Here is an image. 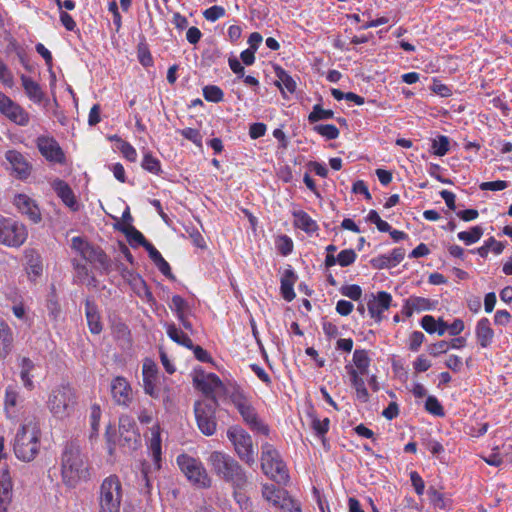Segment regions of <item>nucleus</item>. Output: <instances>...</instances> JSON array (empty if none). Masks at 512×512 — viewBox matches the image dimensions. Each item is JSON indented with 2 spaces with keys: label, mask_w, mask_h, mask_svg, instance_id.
Wrapping results in <instances>:
<instances>
[{
  "label": "nucleus",
  "mask_w": 512,
  "mask_h": 512,
  "mask_svg": "<svg viewBox=\"0 0 512 512\" xmlns=\"http://www.w3.org/2000/svg\"><path fill=\"white\" fill-rule=\"evenodd\" d=\"M214 474L233 489V496L239 501L242 491L250 485L248 475L242 465L231 455L222 451H213L207 458Z\"/></svg>",
  "instance_id": "obj_1"
},
{
  "label": "nucleus",
  "mask_w": 512,
  "mask_h": 512,
  "mask_svg": "<svg viewBox=\"0 0 512 512\" xmlns=\"http://www.w3.org/2000/svg\"><path fill=\"white\" fill-rule=\"evenodd\" d=\"M60 460L62 481L67 487L74 488L87 476L86 457L77 442H66Z\"/></svg>",
  "instance_id": "obj_2"
},
{
  "label": "nucleus",
  "mask_w": 512,
  "mask_h": 512,
  "mask_svg": "<svg viewBox=\"0 0 512 512\" xmlns=\"http://www.w3.org/2000/svg\"><path fill=\"white\" fill-rule=\"evenodd\" d=\"M78 405L76 389L68 383L54 386L48 393L46 407L52 416L58 420L71 417Z\"/></svg>",
  "instance_id": "obj_3"
},
{
  "label": "nucleus",
  "mask_w": 512,
  "mask_h": 512,
  "mask_svg": "<svg viewBox=\"0 0 512 512\" xmlns=\"http://www.w3.org/2000/svg\"><path fill=\"white\" fill-rule=\"evenodd\" d=\"M40 436L41 431L37 423L30 421L21 425L13 442L15 456L24 462L34 460L39 453Z\"/></svg>",
  "instance_id": "obj_4"
},
{
  "label": "nucleus",
  "mask_w": 512,
  "mask_h": 512,
  "mask_svg": "<svg viewBox=\"0 0 512 512\" xmlns=\"http://www.w3.org/2000/svg\"><path fill=\"white\" fill-rule=\"evenodd\" d=\"M122 484L116 475L106 477L99 488L98 512H120Z\"/></svg>",
  "instance_id": "obj_5"
},
{
  "label": "nucleus",
  "mask_w": 512,
  "mask_h": 512,
  "mask_svg": "<svg viewBox=\"0 0 512 512\" xmlns=\"http://www.w3.org/2000/svg\"><path fill=\"white\" fill-rule=\"evenodd\" d=\"M176 462L181 472L186 476L191 484L202 489L211 487L212 479L199 459L187 454H180L177 457Z\"/></svg>",
  "instance_id": "obj_6"
},
{
  "label": "nucleus",
  "mask_w": 512,
  "mask_h": 512,
  "mask_svg": "<svg viewBox=\"0 0 512 512\" xmlns=\"http://www.w3.org/2000/svg\"><path fill=\"white\" fill-rule=\"evenodd\" d=\"M261 468L265 475L279 483L286 482L289 478L279 452L269 443L261 446Z\"/></svg>",
  "instance_id": "obj_7"
},
{
  "label": "nucleus",
  "mask_w": 512,
  "mask_h": 512,
  "mask_svg": "<svg viewBox=\"0 0 512 512\" xmlns=\"http://www.w3.org/2000/svg\"><path fill=\"white\" fill-rule=\"evenodd\" d=\"M227 437L233 444L239 459L248 466L254 465L255 452L251 436L243 428L231 426L227 430Z\"/></svg>",
  "instance_id": "obj_8"
},
{
  "label": "nucleus",
  "mask_w": 512,
  "mask_h": 512,
  "mask_svg": "<svg viewBox=\"0 0 512 512\" xmlns=\"http://www.w3.org/2000/svg\"><path fill=\"white\" fill-rule=\"evenodd\" d=\"M28 237V231L23 223L0 215V244L18 248Z\"/></svg>",
  "instance_id": "obj_9"
},
{
  "label": "nucleus",
  "mask_w": 512,
  "mask_h": 512,
  "mask_svg": "<svg viewBox=\"0 0 512 512\" xmlns=\"http://www.w3.org/2000/svg\"><path fill=\"white\" fill-rule=\"evenodd\" d=\"M217 406L218 401L215 397L206 398L194 404L198 427L207 436L213 435L216 431L215 412Z\"/></svg>",
  "instance_id": "obj_10"
},
{
  "label": "nucleus",
  "mask_w": 512,
  "mask_h": 512,
  "mask_svg": "<svg viewBox=\"0 0 512 512\" xmlns=\"http://www.w3.org/2000/svg\"><path fill=\"white\" fill-rule=\"evenodd\" d=\"M143 376V389L144 392L153 399L162 397L161 390L158 388L157 383L159 379L157 365L150 359H146L143 363L142 369ZM170 401L169 395L163 396V402L166 404Z\"/></svg>",
  "instance_id": "obj_11"
},
{
  "label": "nucleus",
  "mask_w": 512,
  "mask_h": 512,
  "mask_svg": "<svg viewBox=\"0 0 512 512\" xmlns=\"http://www.w3.org/2000/svg\"><path fill=\"white\" fill-rule=\"evenodd\" d=\"M36 146L41 155L51 163L64 164L66 156L59 143L51 136L41 135L36 139Z\"/></svg>",
  "instance_id": "obj_12"
},
{
  "label": "nucleus",
  "mask_w": 512,
  "mask_h": 512,
  "mask_svg": "<svg viewBox=\"0 0 512 512\" xmlns=\"http://www.w3.org/2000/svg\"><path fill=\"white\" fill-rule=\"evenodd\" d=\"M193 384L195 388L200 390L204 395L207 396V398L213 397V392L223 387L222 381L216 374H207L201 369L194 370Z\"/></svg>",
  "instance_id": "obj_13"
},
{
  "label": "nucleus",
  "mask_w": 512,
  "mask_h": 512,
  "mask_svg": "<svg viewBox=\"0 0 512 512\" xmlns=\"http://www.w3.org/2000/svg\"><path fill=\"white\" fill-rule=\"evenodd\" d=\"M110 392L114 402L119 406L128 407L133 400L131 385L125 377H114L110 384Z\"/></svg>",
  "instance_id": "obj_14"
},
{
  "label": "nucleus",
  "mask_w": 512,
  "mask_h": 512,
  "mask_svg": "<svg viewBox=\"0 0 512 512\" xmlns=\"http://www.w3.org/2000/svg\"><path fill=\"white\" fill-rule=\"evenodd\" d=\"M5 159L11 165L13 172L18 179H27L32 171V165L26 157L17 150H8L5 153Z\"/></svg>",
  "instance_id": "obj_15"
},
{
  "label": "nucleus",
  "mask_w": 512,
  "mask_h": 512,
  "mask_svg": "<svg viewBox=\"0 0 512 512\" xmlns=\"http://www.w3.org/2000/svg\"><path fill=\"white\" fill-rule=\"evenodd\" d=\"M371 299L367 303L368 312L376 322L382 321V314L388 310L392 303V296L386 291H380L377 295H371Z\"/></svg>",
  "instance_id": "obj_16"
},
{
  "label": "nucleus",
  "mask_w": 512,
  "mask_h": 512,
  "mask_svg": "<svg viewBox=\"0 0 512 512\" xmlns=\"http://www.w3.org/2000/svg\"><path fill=\"white\" fill-rule=\"evenodd\" d=\"M14 205L18 211L26 215L33 223H39L42 219L41 212L36 202L26 194H17L14 197Z\"/></svg>",
  "instance_id": "obj_17"
},
{
  "label": "nucleus",
  "mask_w": 512,
  "mask_h": 512,
  "mask_svg": "<svg viewBox=\"0 0 512 512\" xmlns=\"http://www.w3.org/2000/svg\"><path fill=\"white\" fill-rule=\"evenodd\" d=\"M13 498V481L7 466L0 469V512H7Z\"/></svg>",
  "instance_id": "obj_18"
},
{
  "label": "nucleus",
  "mask_w": 512,
  "mask_h": 512,
  "mask_svg": "<svg viewBox=\"0 0 512 512\" xmlns=\"http://www.w3.org/2000/svg\"><path fill=\"white\" fill-rule=\"evenodd\" d=\"M82 257L91 263L97 264L105 272L111 270V260L100 247L89 244L85 247Z\"/></svg>",
  "instance_id": "obj_19"
},
{
  "label": "nucleus",
  "mask_w": 512,
  "mask_h": 512,
  "mask_svg": "<svg viewBox=\"0 0 512 512\" xmlns=\"http://www.w3.org/2000/svg\"><path fill=\"white\" fill-rule=\"evenodd\" d=\"M244 422L250 427L251 430L261 433L263 435L269 434V428L258 417V414L252 404H248L245 408L238 410Z\"/></svg>",
  "instance_id": "obj_20"
},
{
  "label": "nucleus",
  "mask_w": 512,
  "mask_h": 512,
  "mask_svg": "<svg viewBox=\"0 0 512 512\" xmlns=\"http://www.w3.org/2000/svg\"><path fill=\"white\" fill-rule=\"evenodd\" d=\"M21 399L15 386L9 385L5 390L4 408L9 419H16L20 411Z\"/></svg>",
  "instance_id": "obj_21"
},
{
  "label": "nucleus",
  "mask_w": 512,
  "mask_h": 512,
  "mask_svg": "<svg viewBox=\"0 0 512 512\" xmlns=\"http://www.w3.org/2000/svg\"><path fill=\"white\" fill-rule=\"evenodd\" d=\"M85 315L90 332L93 334L101 333L103 326L98 307L96 303L89 298L85 300Z\"/></svg>",
  "instance_id": "obj_22"
},
{
  "label": "nucleus",
  "mask_w": 512,
  "mask_h": 512,
  "mask_svg": "<svg viewBox=\"0 0 512 512\" xmlns=\"http://www.w3.org/2000/svg\"><path fill=\"white\" fill-rule=\"evenodd\" d=\"M477 343L481 348H487L491 345L494 338V331L488 318H481L475 327Z\"/></svg>",
  "instance_id": "obj_23"
},
{
  "label": "nucleus",
  "mask_w": 512,
  "mask_h": 512,
  "mask_svg": "<svg viewBox=\"0 0 512 512\" xmlns=\"http://www.w3.org/2000/svg\"><path fill=\"white\" fill-rule=\"evenodd\" d=\"M2 115L20 126H26L30 121L29 113L21 105L13 100Z\"/></svg>",
  "instance_id": "obj_24"
},
{
  "label": "nucleus",
  "mask_w": 512,
  "mask_h": 512,
  "mask_svg": "<svg viewBox=\"0 0 512 512\" xmlns=\"http://www.w3.org/2000/svg\"><path fill=\"white\" fill-rule=\"evenodd\" d=\"M20 79L27 97L34 103H41L45 98V93L43 92L41 86L32 78L24 74L20 76Z\"/></svg>",
  "instance_id": "obj_25"
},
{
  "label": "nucleus",
  "mask_w": 512,
  "mask_h": 512,
  "mask_svg": "<svg viewBox=\"0 0 512 512\" xmlns=\"http://www.w3.org/2000/svg\"><path fill=\"white\" fill-rule=\"evenodd\" d=\"M53 189L63 203L72 210L77 209V201L70 186L63 180L57 179L53 182Z\"/></svg>",
  "instance_id": "obj_26"
},
{
  "label": "nucleus",
  "mask_w": 512,
  "mask_h": 512,
  "mask_svg": "<svg viewBox=\"0 0 512 512\" xmlns=\"http://www.w3.org/2000/svg\"><path fill=\"white\" fill-rule=\"evenodd\" d=\"M345 368L350 376L351 385L356 390L357 398L362 402H367L369 400V393L365 387L363 375H360L351 365H347Z\"/></svg>",
  "instance_id": "obj_27"
},
{
  "label": "nucleus",
  "mask_w": 512,
  "mask_h": 512,
  "mask_svg": "<svg viewBox=\"0 0 512 512\" xmlns=\"http://www.w3.org/2000/svg\"><path fill=\"white\" fill-rule=\"evenodd\" d=\"M297 280V275L291 269L285 270L281 277L280 291L282 297L287 301L291 302L295 298L294 284Z\"/></svg>",
  "instance_id": "obj_28"
},
{
  "label": "nucleus",
  "mask_w": 512,
  "mask_h": 512,
  "mask_svg": "<svg viewBox=\"0 0 512 512\" xmlns=\"http://www.w3.org/2000/svg\"><path fill=\"white\" fill-rule=\"evenodd\" d=\"M26 271L29 275L38 277L42 274L43 265L40 254L34 249H26L24 253Z\"/></svg>",
  "instance_id": "obj_29"
},
{
  "label": "nucleus",
  "mask_w": 512,
  "mask_h": 512,
  "mask_svg": "<svg viewBox=\"0 0 512 512\" xmlns=\"http://www.w3.org/2000/svg\"><path fill=\"white\" fill-rule=\"evenodd\" d=\"M13 333L9 325L0 318V358H5L11 351Z\"/></svg>",
  "instance_id": "obj_30"
},
{
  "label": "nucleus",
  "mask_w": 512,
  "mask_h": 512,
  "mask_svg": "<svg viewBox=\"0 0 512 512\" xmlns=\"http://www.w3.org/2000/svg\"><path fill=\"white\" fill-rule=\"evenodd\" d=\"M293 216L295 226L305 232L313 233L318 229L316 221H314L305 211H294Z\"/></svg>",
  "instance_id": "obj_31"
},
{
  "label": "nucleus",
  "mask_w": 512,
  "mask_h": 512,
  "mask_svg": "<svg viewBox=\"0 0 512 512\" xmlns=\"http://www.w3.org/2000/svg\"><path fill=\"white\" fill-rule=\"evenodd\" d=\"M35 368L33 361L27 357H23L20 361V378L23 382L24 387L31 391L34 389L33 376L31 371Z\"/></svg>",
  "instance_id": "obj_32"
},
{
  "label": "nucleus",
  "mask_w": 512,
  "mask_h": 512,
  "mask_svg": "<svg viewBox=\"0 0 512 512\" xmlns=\"http://www.w3.org/2000/svg\"><path fill=\"white\" fill-rule=\"evenodd\" d=\"M117 229L120 230L128 239L131 245L137 244L142 247H145V245L149 242L146 240L144 235L138 231L133 225H118Z\"/></svg>",
  "instance_id": "obj_33"
},
{
  "label": "nucleus",
  "mask_w": 512,
  "mask_h": 512,
  "mask_svg": "<svg viewBox=\"0 0 512 512\" xmlns=\"http://www.w3.org/2000/svg\"><path fill=\"white\" fill-rule=\"evenodd\" d=\"M167 335L179 345L186 348L193 347V342L190 337L184 333L181 329L177 328L175 324L167 325Z\"/></svg>",
  "instance_id": "obj_34"
},
{
  "label": "nucleus",
  "mask_w": 512,
  "mask_h": 512,
  "mask_svg": "<svg viewBox=\"0 0 512 512\" xmlns=\"http://www.w3.org/2000/svg\"><path fill=\"white\" fill-rule=\"evenodd\" d=\"M370 358L366 350L356 349L353 353V362L360 375H367L370 366Z\"/></svg>",
  "instance_id": "obj_35"
},
{
  "label": "nucleus",
  "mask_w": 512,
  "mask_h": 512,
  "mask_svg": "<svg viewBox=\"0 0 512 512\" xmlns=\"http://www.w3.org/2000/svg\"><path fill=\"white\" fill-rule=\"evenodd\" d=\"M276 75L278 77V86L283 93L285 90L291 94L295 92L297 87L296 81L284 69L278 68Z\"/></svg>",
  "instance_id": "obj_36"
},
{
  "label": "nucleus",
  "mask_w": 512,
  "mask_h": 512,
  "mask_svg": "<svg viewBox=\"0 0 512 512\" xmlns=\"http://www.w3.org/2000/svg\"><path fill=\"white\" fill-rule=\"evenodd\" d=\"M286 494L287 493L285 491L277 489L273 484H265L262 488L263 497L275 506L280 503L283 496Z\"/></svg>",
  "instance_id": "obj_37"
},
{
  "label": "nucleus",
  "mask_w": 512,
  "mask_h": 512,
  "mask_svg": "<svg viewBox=\"0 0 512 512\" xmlns=\"http://www.w3.org/2000/svg\"><path fill=\"white\" fill-rule=\"evenodd\" d=\"M483 233L484 230L481 226H474L469 231L459 232L457 237L459 240L463 241L465 245H472L480 240Z\"/></svg>",
  "instance_id": "obj_38"
},
{
  "label": "nucleus",
  "mask_w": 512,
  "mask_h": 512,
  "mask_svg": "<svg viewBox=\"0 0 512 512\" xmlns=\"http://www.w3.org/2000/svg\"><path fill=\"white\" fill-rule=\"evenodd\" d=\"M149 450L151 452L154 464L160 468L161 462V438L158 432H153L150 439Z\"/></svg>",
  "instance_id": "obj_39"
},
{
  "label": "nucleus",
  "mask_w": 512,
  "mask_h": 512,
  "mask_svg": "<svg viewBox=\"0 0 512 512\" xmlns=\"http://www.w3.org/2000/svg\"><path fill=\"white\" fill-rule=\"evenodd\" d=\"M137 58L142 66L146 68L153 66V57L145 41L140 42L137 46Z\"/></svg>",
  "instance_id": "obj_40"
},
{
  "label": "nucleus",
  "mask_w": 512,
  "mask_h": 512,
  "mask_svg": "<svg viewBox=\"0 0 512 512\" xmlns=\"http://www.w3.org/2000/svg\"><path fill=\"white\" fill-rule=\"evenodd\" d=\"M334 117V112L332 110H326L321 107V105L316 104L313 106L311 113L308 116V121L310 123H316L321 120H328Z\"/></svg>",
  "instance_id": "obj_41"
},
{
  "label": "nucleus",
  "mask_w": 512,
  "mask_h": 512,
  "mask_svg": "<svg viewBox=\"0 0 512 512\" xmlns=\"http://www.w3.org/2000/svg\"><path fill=\"white\" fill-rule=\"evenodd\" d=\"M449 145V138L444 135H439L432 142L433 154L439 157L446 155L449 151Z\"/></svg>",
  "instance_id": "obj_42"
},
{
  "label": "nucleus",
  "mask_w": 512,
  "mask_h": 512,
  "mask_svg": "<svg viewBox=\"0 0 512 512\" xmlns=\"http://www.w3.org/2000/svg\"><path fill=\"white\" fill-rule=\"evenodd\" d=\"M203 96L209 102L219 103L223 100L224 93L216 85H207L203 88Z\"/></svg>",
  "instance_id": "obj_43"
},
{
  "label": "nucleus",
  "mask_w": 512,
  "mask_h": 512,
  "mask_svg": "<svg viewBox=\"0 0 512 512\" xmlns=\"http://www.w3.org/2000/svg\"><path fill=\"white\" fill-rule=\"evenodd\" d=\"M314 131L325 137L327 140H334L339 136V130L332 124H320L314 127Z\"/></svg>",
  "instance_id": "obj_44"
},
{
  "label": "nucleus",
  "mask_w": 512,
  "mask_h": 512,
  "mask_svg": "<svg viewBox=\"0 0 512 512\" xmlns=\"http://www.w3.org/2000/svg\"><path fill=\"white\" fill-rule=\"evenodd\" d=\"M231 402L240 410L241 408H245L248 404H251L249 398L245 395V393L239 389L234 388L233 391L229 395Z\"/></svg>",
  "instance_id": "obj_45"
},
{
  "label": "nucleus",
  "mask_w": 512,
  "mask_h": 512,
  "mask_svg": "<svg viewBox=\"0 0 512 512\" xmlns=\"http://www.w3.org/2000/svg\"><path fill=\"white\" fill-rule=\"evenodd\" d=\"M425 410L434 416L445 415L443 406L435 396H428L425 402Z\"/></svg>",
  "instance_id": "obj_46"
},
{
  "label": "nucleus",
  "mask_w": 512,
  "mask_h": 512,
  "mask_svg": "<svg viewBox=\"0 0 512 512\" xmlns=\"http://www.w3.org/2000/svg\"><path fill=\"white\" fill-rule=\"evenodd\" d=\"M142 168L153 174H158L161 170L160 161L153 157L151 153H146L141 164Z\"/></svg>",
  "instance_id": "obj_47"
},
{
  "label": "nucleus",
  "mask_w": 512,
  "mask_h": 512,
  "mask_svg": "<svg viewBox=\"0 0 512 512\" xmlns=\"http://www.w3.org/2000/svg\"><path fill=\"white\" fill-rule=\"evenodd\" d=\"M428 495L430 498L431 503L439 508V509H446L448 507V499L444 496L443 493L439 492L435 488H430L428 490Z\"/></svg>",
  "instance_id": "obj_48"
},
{
  "label": "nucleus",
  "mask_w": 512,
  "mask_h": 512,
  "mask_svg": "<svg viewBox=\"0 0 512 512\" xmlns=\"http://www.w3.org/2000/svg\"><path fill=\"white\" fill-rule=\"evenodd\" d=\"M277 506L281 508L282 512H301L300 503L287 494L283 496Z\"/></svg>",
  "instance_id": "obj_49"
},
{
  "label": "nucleus",
  "mask_w": 512,
  "mask_h": 512,
  "mask_svg": "<svg viewBox=\"0 0 512 512\" xmlns=\"http://www.w3.org/2000/svg\"><path fill=\"white\" fill-rule=\"evenodd\" d=\"M367 221L370 223H373L377 226V229L380 232H387L390 231L391 225L387 223L386 221L382 220L379 216L378 212L375 210H370L367 215Z\"/></svg>",
  "instance_id": "obj_50"
},
{
  "label": "nucleus",
  "mask_w": 512,
  "mask_h": 512,
  "mask_svg": "<svg viewBox=\"0 0 512 512\" xmlns=\"http://www.w3.org/2000/svg\"><path fill=\"white\" fill-rule=\"evenodd\" d=\"M329 425L330 420L328 418H324L323 420H320L316 417L312 418L311 428L319 437H323L328 432Z\"/></svg>",
  "instance_id": "obj_51"
},
{
  "label": "nucleus",
  "mask_w": 512,
  "mask_h": 512,
  "mask_svg": "<svg viewBox=\"0 0 512 512\" xmlns=\"http://www.w3.org/2000/svg\"><path fill=\"white\" fill-rule=\"evenodd\" d=\"M179 133L187 140L193 142L196 146L202 147V135L199 130L194 128H184Z\"/></svg>",
  "instance_id": "obj_52"
},
{
  "label": "nucleus",
  "mask_w": 512,
  "mask_h": 512,
  "mask_svg": "<svg viewBox=\"0 0 512 512\" xmlns=\"http://www.w3.org/2000/svg\"><path fill=\"white\" fill-rule=\"evenodd\" d=\"M357 254L353 249H344L337 255L338 264L347 267L355 262Z\"/></svg>",
  "instance_id": "obj_53"
},
{
  "label": "nucleus",
  "mask_w": 512,
  "mask_h": 512,
  "mask_svg": "<svg viewBox=\"0 0 512 512\" xmlns=\"http://www.w3.org/2000/svg\"><path fill=\"white\" fill-rule=\"evenodd\" d=\"M340 292L343 296H346L354 301L359 300L362 296V289L359 285L356 284L344 285L341 287Z\"/></svg>",
  "instance_id": "obj_54"
},
{
  "label": "nucleus",
  "mask_w": 512,
  "mask_h": 512,
  "mask_svg": "<svg viewBox=\"0 0 512 512\" xmlns=\"http://www.w3.org/2000/svg\"><path fill=\"white\" fill-rule=\"evenodd\" d=\"M0 82L9 88L14 86V77L8 66L0 58Z\"/></svg>",
  "instance_id": "obj_55"
},
{
  "label": "nucleus",
  "mask_w": 512,
  "mask_h": 512,
  "mask_svg": "<svg viewBox=\"0 0 512 512\" xmlns=\"http://www.w3.org/2000/svg\"><path fill=\"white\" fill-rule=\"evenodd\" d=\"M409 301V305H411L412 309L416 312L426 311L431 309L430 300L423 297H410L407 299Z\"/></svg>",
  "instance_id": "obj_56"
},
{
  "label": "nucleus",
  "mask_w": 512,
  "mask_h": 512,
  "mask_svg": "<svg viewBox=\"0 0 512 512\" xmlns=\"http://www.w3.org/2000/svg\"><path fill=\"white\" fill-rule=\"evenodd\" d=\"M134 285H135V288H137L136 292L140 297L146 299L148 302H151L154 300L152 292L148 288L146 282L141 277H139L138 279L135 280Z\"/></svg>",
  "instance_id": "obj_57"
},
{
  "label": "nucleus",
  "mask_w": 512,
  "mask_h": 512,
  "mask_svg": "<svg viewBox=\"0 0 512 512\" xmlns=\"http://www.w3.org/2000/svg\"><path fill=\"white\" fill-rule=\"evenodd\" d=\"M277 249L281 255H289L293 250L292 240L286 235L280 236L277 242Z\"/></svg>",
  "instance_id": "obj_58"
},
{
  "label": "nucleus",
  "mask_w": 512,
  "mask_h": 512,
  "mask_svg": "<svg viewBox=\"0 0 512 512\" xmlns=\"http://www.w3.org/2000/svg\"><path fill=\"white\" fill-rule=\"evenodd\" d=\"M225 15V9L222 6H212L203 12V16L206 20L215 22L219 18Z\"/></svg>",
  "instance_id": "obj_59"
},
{
  "label": "nucleus",
  "mask_w": 512,
  "mask_h": 512,
  "mask_svg": "<svg viewBox=\"0 0 512 512\" xmlns=\"http://www.w3.org/2000/svg\"><path fill=\"white\" fill-rule=\"evenodd\" d=\"M425 340V335L421 331H414L409 337V350L417 352Z\"/></svg>",
  "instance_id": "obj_60"
},
{
  "label": "nucleus",
  "mask_w": 512,
  "mask_h": 512,
  "mask_svg": "<svg viewBox=\"0 0 512 512\" xmlns=\"http://www.w3.org/2000/svg\"><path fill=\"white\" fill-rule=\"evenodd\" d=\"M448 350L449 345L447 344L446 340L438 341L434 344L429 345L427 348L428 353L433 357H437L443 353H446Z\"/></svg>",
  "instance_id": "obj_61"
},
{
  "label": "nucleus",
  "mask_w": 512,
  "mask_h": 512,
  "mask_svg": "<svg viewBox=\"0 0 512 512\" xmlns=\"http://www.w3.org/2000/svg\"><path fill=\"white\" fill-rule=\"evenodd\" d=\"M170 308L175 310L177 317L183 316L187 308V302L180 295H174L171 299Z\"/></svg>",
  "instance_id": "obj_62"
},
{
  "label": "nucleus",
  "mask_w": 512,
  "mask_h": 512,
  "mask_svg": "<svg viewBox=\"0 0 512 512\" xmlns=\"http://www.w3.org/2000/svg\"><path fill=\"white\" fill-rule=\"evenodd\" d=\"M479 187L483 191H501L508 187V182L503 180L483 182Z\"/></svg>",
  "instance_id": "obj_63"
},
{
  "label": "nucleus",
  "mask_w": 512,
  "mask_h": 512,
  "mask_svg": "<svg viewBox=\"0 0 512 512\" xmlns=\"http://www.w3.org/2000/svg\"><path fill=\"white\" fill-rule=\"evenodd\" d=\"M123 156L130 162H135L137 159V152L135 148L126 141H121V145L118 147Z\"/></svg>",
  "instance_id": "obj_64"
}]
</instances>
